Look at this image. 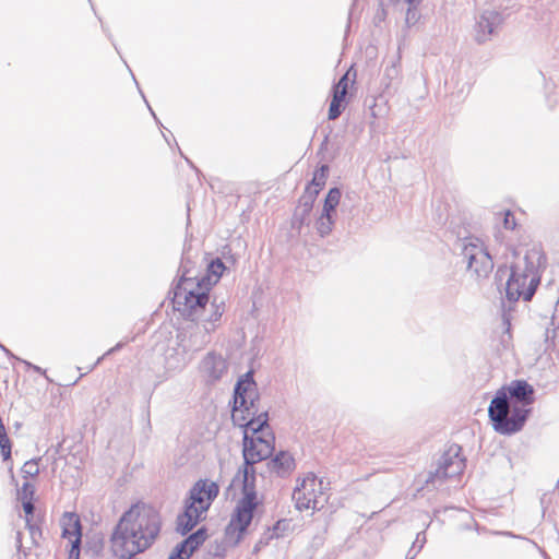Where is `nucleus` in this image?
Instances as JSON below:
<instances>
[{"label":"nucleus","mask_w":559,"mask_h":559,"mask_svg":"<svg viewBox=\"0 0 559 559\" xmlns=\"http://www.w3.org/2000/svg\"><path fill=\"white\" fill-rule=\"evenodd\" d=\"M159 530L160 516L154 507L141 502L133 504L122 514L111 534L114 556L133 559L151 546Z\"/></svg>","instance_id":"1"},{"label":"nucleus","mask_w":559,"mask_h":559,"mask_svg":"<svg viewBox=\"0 0 559 559\" xmlns=\"http://www.w3.org/2000/svg\"><path fill=\"white\" fill-rule=\"evenodd\" d=\"M511 399L522 406L531 405L534 402V389L525 380H513L497 391L488 407V416L492 428L500 435L520 431L528 415V411L523 407H511Z\"/></svg>","instance_id":"2"},{"label":"nucleus","mask_w":559,"mask_h":559,"mask_svg":"<svg viewBox=\"0 0 559 559\" xmlns=\"http://www.w3.org/2000/svg\"><path fill=\"white\" fill-rule=\"evenodd\" d=\"M259 392L253 380L252 371L241 377L234 389V404L231 419L234 425L245 428L247 435L263 432L269 427V414L266 411L259 413Z\"/></svg>","instance_id":"3"},{"label":"nucleus","mask_w":559,"mask_h":559,"mask_svg":"<svg viewBox=\"0 0 559 559\" xmlns=\"http://www.w3.org/2000/svg\"><path fill=\"white\" fill-rule=\"evenodd\" d=\"M218 493L219 487L215 481L199 479L189 490L183 512L177 515V533L185 536L204 520Z\"/></svg>","instance_id":"4"},{"label":"nucleus","mask_w":559,"mask_h":559,"mask_svg":"<svg viewBox=\"0 0 559 559\" xmlns=\"http://www.w3.org/2000/svg\"><path fill=\"white\" fill-rule=\"evenodd\" d=\"M242 498L238 501L230 521L225 528V539L231 546H237L243 533L253 519L258 506L255 479L242 478Z\"/></svg>","instance_id":"5"},{"label":"nucleus","mask_w":559,"mask_h":559,"mask_svg":"<svg viewBox=\"0 0 559 559\" xmlns=\"http://www.w3.org/2000/svg\"><path fill=\"white\" fill-rule=\"evenodd\" d=\"M538 285L539 277L536 275L535 266L526 255L523 265L518 263L511 266L506 284L507 299L509 302H516L520 298L530 301Z\"/></svg>","instance_id":"6"},{"label":"nucleus","mask_w":559,"mask_h":559,"mask_svg":"<svg viewBox=\"0 0 559 559\" xmlns=\"http://www.w3.org/2000/svg\"><path fill=\"white\" fill-rule=\"evenodd\" d=\"M462 255L467 270L477 278H487L493 269V261L483 242L478 239H466L462 247Z\"/></svg>","instance_id":"7"},{"label":"nucleus","mask_w":559,"mask_h":559,"mask_svg":"<svg viewBox=\"0 0 559 559\" xmlns=\"http://www.w3.org/2000/svg\"><path fill=\"white\" fill-rule=\"evenodd\" d=\"M461 445L456 443L451 444L439 459L436 471L429 473L426 483L429 484L460 476L466 466V460L461 456Z\"/></svg>","instance_id":"8"},{"label":"nucleus","mask_w":559,"mask_h":559,"mask_svg":"<svg viewBox=\"0 0 559 559\" xmlns=\"http://www.w3.org/2000/svg\"><path fill=\"white\" fill-rule=\"evenodd\" d=\"M274 436L269 432L265 436L247 435L243 432V449L242 456L247 464H257L261 461L267 460L274 451Z\"/></svg>","instance_id":"9"},{"label":"nucleus","mask_w":559,"mask_h":559,"mask_svg":"<svg viewBox=\"0 0 559 559\" xmlns=\"http://www.w3.org/2000/svg\"><path fill=\"white\" fill-rule=\"evenodd\" d=\"M317 480L318 478L313 473H308L300 484L296 486L293 492V500L298 510H314L318 508Z\"/></svg>","instance_id":"10"},{"label":"nucleus","mask_w":559,"mask_h":559,"mask_svg":"<svg viewBox=\"0 0 559 559\" xmlns=\"http://www.w3.org/2000/svg\"><path fill=\"white\" fill-rule=\"evenodd\" d=\"M183 299L182 307H177V311L183 317L195 321L209 304L210 296L207 292L202 290L200 283H198L197 289L185 292Z\"/></svg>","instance_id":"11"},{"label":"nucleus","mask_w":559,"mask_h":559,"mask_svg":"<svg viewBox=\"0 0 559 559\" xmlns=\"http://www.w3.org/2000/svg\"><path fill=\"white\" fill-rule=\"evenodd\" d=\"M502 15L495 10H485L475 24V40L484 44L491 39L497 33L498 27L502 24Z\"/></svg>","instance_id":"12"},{"label":"nucleus","mask_w":559,"mask_h":559,"mask_svg":"<svg viewBox=\"0 0 559 559\" xmlns=\"http://www.w3.org/2000/svg\"><path fill=\"white\" fill-rule=\"evenodd\" d=\"M201 370L214 383L227 372V362L221 355L209 353L201 362Z\"/></svg>","instance_id":"13"},{"label":"nucleus","mask_w":559,"mask_h":559,"mask_svg":"<svg viewBox=\"0 0 559 559\" xmlns=\"http://www.w3.org/2000/svg\"><path fill=\"white\" fill-rule=\"evenodd\" d=\"M207 528L202 526L177 545V559H189L207 539Z\"/></svg>","instance_id":"14"},{"label":"nucleus","mask_w":559,"mask_h":559,"mask_svg":"<svg viewBox=\"0 0 559 559\" xmlns=\"http://www.w3.org/2000/svg\"><path fill=\"white\" fill-rule=\"evenodd\" d=\"M295 459L287 451H280L267 462V468L278 477H286L295 469Z\"/></svg>","instance_id":"15"},{"label":"nucleus","mask_w":559,"mask_h":559,"mask_svg":"<svg viewBox=\"0 0 559 559\" xmlns=\"http://www.w3.org/2000/svg\"><path fill=\"white\" fill-rule=\"evenodd\" d=\"M60 525L62 528V537L69 539L70 542L74 538H78L79 542L82 540V525L81 520L76 513L73 512H64L61 520Z\"/></svg>","instance_id":"16"},{"label":"nucleus","mask_w":559,"mask_h":559,"mask_svg":"<svg viewBox=\"0 0 559 559\" xmlns=\"http://www.w3.org/2000/svg\"><path fill=\"white\" fill-rule=\"evenodd\" d=\"M313 209V204L310 203L309 198L300 197L298 205L293 214L292 226L298 231L301 230L304 225L309 224V216Z\"/></svg>","instance_id":"17"},{"label":"nucleus","mask_w":559,"mask_h":559,"mask_svg":"<svg viewBox=\"0 0 559 559\" xmlns=\"http://www.w3.org/2000/svg\"><path fill=\"white\" fill-rule=\"evenodd\" d=\"M334 223L332 216L321 214L316 221V229L321 237H326L332 233Z\"/></svg>","instance_id":"18"},{"label":"nucleus","mask_w":559,"mask_h":559,"mask_svg":"<svg viewBox=\"0 0 559 559\" xmlns=\"http://www.w3.org/2000/svg\"><path fill=\"white\" fill-rule=\"evenodd\" d=\"M328 176H329V166L321 165L314 171L312 180L309 183L313 185V187H318L319 189H322L325 186Z\"/></svg>","instance_id":"19"},{"label":"nucleus","mask_w":559,"mask_h":559,"mask_svg":"<svg viewBox=\"0 0 559 559\" xmlns=\"http://www.w3.org/2000/svg\"><path fill=\"white\" fill-rule=\"evenodd\" d=\"M21 472L24 478L37 476L39 474L38 461L33 459L25 462Z\"/></svg>","instance_id":"20"},{"label":"nucleus","mask_w":559,"mask_h":559,"mask_svg":"<svg viewBox=\"0 0 559 559\" xmlns=\"http://www.w3.org/2000/svg\"><path fill=\"white\" fill-rule=\"evenodd\" d=\"M225 270L226 266L219 258H216L209 264V272L216 277L215 282L219 280Z\"/></svg>","instance_id":"21"},{"label":"nucleus","mask_w":559,"mask_h":559,"mask_svg":"<svg viewBox=\"0 0 559 559\" xmlns=\"http://www.w3.org/2000/svg\"><path fill=\"white\" fill-rule=\"evenodd\" d=\"M249 478L255 479V468L254 464H247V461L243 459V466L238 469L235 478Z\"/></svg>","instance_id":"22"},{"label":"nucleus","mask_w":559,"mask_h":559,"mask_svg":"<svg viewBox=\"0 0 559 559\" xmlns=\"http://www.w3.org/2000/svg\"><path fill=\"white\" fill-rule=\"evenodd\" d=\"M35 493V487L28 481H25L21 488V490L17 491L19 499L21 501L23 500H29L34 498Z\"/></svg>","instance_id":"23"},{"label":"nucleus","mask_w":559,"mask_h":559,"mask_svg":"<svg viewBox=\"0 0 559 559\" xmlns=\"http://www.w3.org/2000/svg\"><path fill=\"white\" fill-rule=\"evenodd\" d=\"M344 108L345 106L343 105V103L331 100L328 112L329 120L337 119L341 116Z\"/></svg>","instance_id":"24"},{"label":"nucleus","mask_w":559,"mask_h":559,"mask_svg":"<svg viewBox=\"0 0 559 559\" xmlns=\"http://www.w3.org/2000/svg\"><path fill=\"white\" fill-rule=\"evenodd\" d=\"M209 555H211L215 559H224V557L226 555L225 544L216 542L214 545L211 546Z\"/></svg>","instance_id":"25"},{"label":"nucleus","mask_w":559,"mask_h":559,"mask_svg":"<svg viewBox=\"0 0 559 559\" xmlns=\"http://www.w3.org/2000/svg\"><path fill=\"white\" fill-rule=\"evenodd\" d=\"M342 197V192L338 188H331L325 197V200L332 204H334L336 207L340 204V200Z\"/></svg>","instance_id":"26"},{"label":"nucleus","mask_w":559,"mask_h":559,"mask_svg":"<svg viewBox=\"0 0 559 559\" xmlns=\"http://www.w3.org/2000/svg\"><path fill=\"white\" fill-rule=\"evenodd\" d=\"M212 307H213V313L209 318V321L214 323V322H217L224 313V310H225L224 302L223 301L221 304L212 302Z\"/></svg>","instance_id":"27"},{"label":"nucleus","mask_w":559,"mask_h":559,"mask_svg":"<svg viewBox=\"0 0 559 559\" xmlns=\"http://www.w3.org/2000/svg\"><path fill=\"white\" fill-rule=\"evenodd\" d=\"M320 191H321V189H319L318 187H313V185L308 183L305 189V192L302 193L301 197L309 198L310 203L314 204V201H316L318 194L320 193Z\"/></svg>","instance_id":"28"},{"label":"nucleus","mask_w":559,"mask_h":559,"mask_svg":"<svg viewBox=\"0 0 559 559\" xmlns=\"http://www.w3.org/2000/svg\"><path fill=\"white\" fill-rule=\"evenodd\" d=\"M503 227L509 230H513L516 227V222L511 211H506L503 214Z\"/></svg>","instance_id":"29"},{"label":"nucleus","mask_w":559,"mask_h":559,"mask_svg":"<svg viewBox=\"0 0 559 559\" xmlns=\"http://www.w3.org/2000/svg\"><path fill=\"white\" fill-rule=\"evenodd\" d=\"M81 542L78 538L71 540V548L69 551V559H80Z\"/></svg>","instance_id":"30"},{"label":"nucleus","mask_w":559,"mask_h":559,"mask_svg":"<svg viewBox=\"0 0 559 559\" xmlns=\"http://www.w3.org/2000/svg\"><path fill=\"white\" fill-rule=\"evenodd\" d=\"M167 310L175 312V278L170 283V287L167 295Z\"/></svg>","instance_id":"31"},{"label":"nucleus","mask_w":559,"mask_h":559,"mask_svg":"<svg viewBox=\"0 0 559 559\" xmlns=\"http://www.w3.org/2000/svg\"><path fill=\"white\" fill-rule=\"evenodd\" d=\"M347 92L343 88H336L333 86L332 88V100L344 103Z\"/></svg>","instance_id":"32"},{"label":"nucleus","mask_w":559,"mask_h":559,"mask_svg":"<svg viewBox=\"0 0 559 559\" xmlns=\"http://www.w3.org/2000/svg\"><path fill=\"white\" fill-rule=\"evenodd\" d=\"M350 70L349 69L346 73H344L342 75V78L338 80V82L336 84H334V87L336 88H343L347 92L348 90V81H349V75H350Z\"/></svg>","instance_id":"33"},{"label":"nucleus","mask_w":559,"mask_h":559,"mask_svg":"<svg viewBox=\"0 0 559 559\" xmlns=\"http://www.w3.org/2000/svg\"><path fill=\"white\" fill-rule=\"evenodd\" d=\"M128 342H129V341H126V342H119V343H117L114 347H111L110 349H108V350H107V352H106L102 357H99V358L97 359V361L95 362V366H96V365H98V364L102 361V359H103L104 357L109 356V355H111V354H114V353H116V352L120 350V349H121V348H122V347H123Z\"/></svg>","instance_id":"34"},{"label":"nucleus","mask_w":559,"mask_h":559,"mask_svg":"<svg viewBox=\"0 0 559 559\" xmlns=\"http://www.w3.org/2000/svg\"><path fill=\"white\" fill-rule=\"evenodd\" d=\"M425 543H426V535L424 532H419L416 536L415 542L413 543L412 548L414 549L415 546L418 545V549L416 551L419 552L421 550V548L424 547Z\"/></svg>","instance_id":"35"},{"label":"nucleus","mask_w":559,"mask_h":559,"mask_svg":"<svg viewBox=\"0 0 559 559\" xmlns=\"http://www.w3.org/2000/svg\"><path fill=\"white\" fill-rule=\"evenodd\" d=\"M22 507L26 515H32L34 513L35 506L33 503V499L23 500Z\"/></svg>","instance_id":"36"},{"label":"nucleus","mask_w":559,"mask_h":559,"mask_svg":"<svg viewBox=\"0 0 559 559\" xmlns=\"http://www.w3.org/2000/svg\"><path fill=\"white\" fill-rule=\"evenodd\" d=\"M336 210V206L330 202H328L326 200H324V204H323V209H322V213L321 214H324V215H329V216H332V214L335 212Z\"/></svg>","instance_id":"37"},{"label":"nucleus","mask_w":559,"mask_h":559,"mask_svg":"<svg viewBox=\"0 0 559 559\" xmlns=\"http://www.w3.org/2000/svg\"><path fill=\"white\" fill-rule=\"evenodd\" d=\"M21 362H23L27 368L33 369L35 372L45 376L46 370L40 368L39 366L33 365L32 362L22 359Z\"/></svg>","instance_id":"38"},{"label":"nucleus","mask_w":559,"mask_h":559,"mask_svg":"<svg viewBox=\"0 0 559 559\" xmlns=\"http://www.w3.org/2000/svg\"><path fill=\"white\" fill-rule=\"evenodd\" d=\"M511 308L509 310H506V308L503 307V312H502V321L503 323L507 325V331L510 330V326H511Z\"/></svg>","instance_id":"39"},{"label":"nucleus","mask_w":559,"mask_h":559,"mask_svg":"<svg viewBox=\"0 0 559 559\" xmlns=\"http://www.w3.org/2000/svg\"><path fill=\"white\" fill-rule=\"evenodd\" d=\"M157 334H158V337L164 336L165 338H167V337H168V335H169V336H171V331H170V330H168V325H167L166 323H164V324L160 326V329H159V331L157 332Z\"/></svg>","instance_id":"40"},{"label":"nucleus","mask_w":559,"mask_h":559,"mask_svg":"<svg viewBox=\"0 0 559 559\" xmlns=\"http://www.w3.org/2000/svg\"><path fill=\"white\" fill-rule=\"evenodd\" d=\"M396 74H397V69H396V67H395V66L388 67V68L385 69V75H386L388 78H392V75H396Z\"/></svg>","instance_id":"41"},{"label":"nucleus","mask_w":559,"mask_h":559,"mask_svg":"<svg viewBox=\"0 0 559 559\" xmlns=\"http://www.w3.org/2000/svg\"><path fill=\"white\" fill-rule=\"evenodd\" d=\"M0 348L5 353L7 356L17 360V361H21L22 359L16 357L15 355H13L5 346H3L2 344H0Z\"/></svg>","instance_id":"42"},{"label":"nucleus","mask_w":559,"mask_h":559,"mask_svg":"<svg viewBox=\"0 0 559 559\" xmlns=\"http://www.w3.org/2000/svg\"><path fill=\"white\" fill-rule=\"evenodd\" d=\"M418 555V551H413V548L409 549L408 554L406 555L405 559H415V557Z\"/></svg>","instance_id":"43"},{"label":"nucleus","mask_w":559,"mask_h":559,"mask_svg":"<svg viewBox=\"0 0 559 559\" xmlns=\"http://www.w3.org/2000/svg\"><path fill=\"white\" fill-rule=\"evenodd\" d=\"M31 534L34 537L35 533L38 531V528L34 527L33 525H29Z\"/></svg>","instance_id":"44"},{"label":"nucleus","mask_w":559,"mask_h":559,"mask_svg":"<svg viewBox=\"0 0 559 559\" xmlns=\"http://www.w3.org/2000/svg\"><path fill=\"white\" fill-rule=\"evenodd\" d=\"M168 559H175V548L169 551Z\"/></svg>","instance_id":"45"},{"label":"nucleus","mask_w":559,"mask_h":559,"mask_svg":"<svg viewBox=\"0 0 559 559\" xmlns=\"http://www.w3.org/2000/svg\"><path fill=\"white\" fill-rule=\"evenodd\" d=\"M181 295V286L180 284H177V293H176V296L177 298Z\"/></svg>","instance_id":"46"},{"label":"nucleus","mask_w":559,"mask_h":559,"mask_svg":"<svg viewBox=\"0 0 559 559\" xmlns=\"http://www.w3.org/2000/svg\"><path fill=\"white\" fill-rule=\"evenodd\" d=\"M163 136H164L165 141L168 143V145L171 147V144H170V142L168 140V136L165 133H163Z\"/></svg>","instance_id":"47"},{"label":"nucleus","mask_w":559,"mask_h":559,"mask_svg":"<svg viewBox=\"0 0 559 559\" xmlns=\"http://www.w3.org/2000/svg\"><path fill=\"white\" fill-rule=\"evenodd\" d=\"M10 473L12 474V480H14L13 468L12 467H10Z\"/></svg>","instance_id":"48"},{"label":"nucleus","mask_w":559,"mask_h":559,"mask_svg":"<svg viewBox=\"0 0 559 559\" xmlns=\"http://www.w3.org/2000/svg\"><path fill=\"white\" fill-rule=\"evenodd\" d=\"M176 150L180 151V148H179V146H178V145L176 146ZM179 153L182 155V153H181V152H179Z\"/></svg>","instance_id":"49"},{"label":"nucleus","mask_w":559,"mask_h":559,"mask_svg":"<svg viewBox=\"0 0 559 559\" xmlns=\"http://www.w3.org/2000/svg\"><path fill=\"white\" fill-rule=\"evenodd\" d=\"M557 486L559 487V479H558Z\"/></svg>","instance_id":"50"}]
</instances>
